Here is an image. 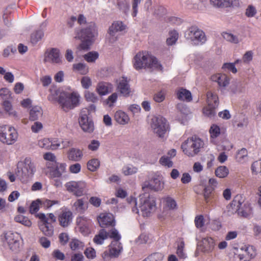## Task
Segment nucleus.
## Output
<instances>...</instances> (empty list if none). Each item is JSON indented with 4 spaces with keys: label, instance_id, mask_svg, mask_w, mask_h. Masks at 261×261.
Masks as SVG:
<instances>
[{
    "label": "nucleus",
    "instance_id": "obj_40",
    "mask_svg": "<svg viewBox=\"0 0 261 261\" xmlns=\"http://www.w3.org/2000/svg\"><path fill=\"white\" fill-rule=\"evenodd\" d=\"M122 173L126 176L130 175L138 172V168L132 165L128 164L123 167Z\"/></svg>",
    "mask_w": 261,
    "mask_h": 261
},
{
    "label": "nucleus",
    "instance_id": "obj_19",
    "mask_svg": "<svg viewBox=\"0 0 261 261\" xmlns=\"http://www.w3.org/2000/svg\"><path fill=\"white\" fill-rule=\"evenodd\" d=\"M58 219L62 227H67L72 221V213L68 208L63 207L61 208V212L58 215Z\"/></svg>",
    "mask_w": 261,
    "mask_h": 261
},
{
    "label": "nucleus",
    "instance_id": "obj_16",
    "mask_svg": "<svg viewBox=\"0 0 261 261\" xmlns=\"http://www.w3.org/2000/svg\"><path fill=\"white\" fill-rule=\"evenodd\" d=\"M37 216L41 221L39 223V229L44 236L52 237L54 232V227L48 222L47 216L44 213H39Z\"/></svg>",
    "mask_w": 261,
    "mask_h": 261
},
{
    "label": "nucleus",
    "instance_id": "obj_32",
    "mask_svg": "<svg viewBox=\"0 0 261 261\" xmlns=\"http://www.w3.org/2000/svg\"><path fill=\"white\" fill-rule=\"evenodd\" d=\"M29 119L30 121H36L43 115L42 108L38 106L33 107L30 110Z\"/></svg>",
    "mask_w": 261,
    "mask_h": 261
},
{
    "label": "nucleus",
    "instance_id": "obj_49",
    "mask_svg": "<svg viewBox=\"0 0 261 261\" xmlns=\"http://www.w3.org/2000/svg\"><path fill=\"white\" fill-rule=\"evenodd\" d=\"M3 107L5 110L8 112L10 115L14 117L17 116V113L16 111L13 110L12 106L10 102L7 100H4L3 102Z\"/></svg>",
    "mask_w": 261,
    "mask_h": 261
},
{
    "label": "nucleus",
    "instance_id": "obj_51",
    "mask_svg": "<svg viewBox=\"0 0 261 261\" xmlns=\"http://www.w3.org/2000/svg\"><path fill=\"white\" fill-rule=\"evenodd\" d=\"M61 92L56 89H51L50 94L48 96V99L51 102L58 101L59 96Z\"/></svg>",
    "mask_w": 261,
    "mask_h": 261
},
{
    "label": "nucleus",
    "instance_id": "obj_6",
    "mask_svg": "<svg viewBox=\"0 0 261 261\" xmlns=\"http://www.w3.org/2000/svg\"><path fill=\"white\" fill-rule=\"evenodd\" d=\"M79 101L80 95L77 93L62 92L59 96L58 102L64 111L67 112L77 107Z\"/></svg>",
    "mask_w": 261,
    "mask_h": 261
},
{
    "label": "nucleus",
    "instance_id": "obj_42",
    "mask_svg": "<svg viewBox=\"0 0 261 261\" xmlns=\"http://www.w3.org/2000/svg\"><path fill=\"white\" fill-rule=\"evenodd\" d=\"M222 35L225 40L231 43L237 44L240 42L238 36L230 32H223Z\"/></svg>",
    "mask_w": 261,
    "mask_h": 261
},
{
    "label": "nucleus",
    "instance_id": "obj_26",
    "mask_svg": "<svg viewBox=\"0 0 261 261\" xmlns=\"http://www.w3.org/2000/svg\"><path fill=\"white\" fill-rule=\"evenodd\" d=\"M115 121L120 125H125L128 123L130 118L128 115L121 110L117 111L114 114Z\"/></svg>",
    "mask_w": 261,
    "mask_h": 261
},
{
    "label": "nucleus",
    "instance_id": "obj_5",
    "mask_svg": "<svg viewBox=\"0 0 261 261\" xmlns=\"http://www.w3.org/2000/svg\"><path fill=\"white\" fill-rule=\"evenodd\" d=\"M17 169V175L22 182H27L31 179L36 171L34 164L27 158L18 163Z\"/></svg>",
    "mask_w": 261,
    "mask_h": 261
},
{
    "label": "nucleus",
    "instance_id": "obj_58",
    "mask_svg": "<svg viewBox=\"0 0 261 261\" xmlns=\"http://www.w3.org/2000/svg\"><path fill=\"white\" fill-rule=\"evenodd\" d=\"M43 124L41 122L36 121L31 125V129L33 133L37 134L43 129Z\"/></svg>",
    "mask_w": 261,
    "mask_h": 261
},
{
    "label": "nucleus",
    "instance_id": "obj_10",
    "mask_svg": "<svg viewBox=\"0 0 261 261\" xmlns=\"http://www.w3.org/2000/svg\"><path fill=\"white\" fill-rule=\"evenodd\" d=\"M150 126L153 133L160 138H163L169 129L166 119L160 116L152 118Z\"/></svg>",
    "mask_w": 261,
    "mask_h": 261
},
{
    "label": "nucleus",
    "instance_id": "obj_46",
    "mask_svg": "<svg viewBox=\"0 0 261 261\" xmlns=\"http://www.w3.org/2000/svg\"><path fill=\"white\" fill-rule=\"evenodd\" d=\"M73 206L75 210L80 213L84 212L87 208L83 199H78L76 200L73 203Z\"/></svg>",
    "mask_w": 261,
    "mask_h": 261
},
{
    "label": "nucleus",
    "instance_id": "obj_34",
    "mask_svg": "<svg viewBox=\"0 0 261 261\" xmlns=\"http://www.w3.org/2000/svg\"><path fill=\"white\" fill-rule=\"evenodd\" d=\"M206 103L207 105L211 107H218L219 104L218 95L211 91L207 92L206 94Z\"/></svg>",
    "mask_w": 261,
    "mask_h": 261
},
{
    "label": "nucleus",
    "instance_id": "obj_63",
    "mask_svg": "<svg viewBox=\"0 0 261 261\" xmlns=\"http://www.w3.org/2000/svg\"><path fill=\"white\" fill-rule=\"evenodd\" d=\"M108 233V237L113 239V240L119 241L121 239V235L119 233L118 231L115 228L112 229Z\"/></svg>",
    "mask_w": 261,
    "mask_h": 261
},
{
    "label": "nucleus",
    "instance_id": "obj_37",
    "mask_svg": "<svg viewBox=\"0 0 261 261\" xmlns=\"http://www.w3.org/2000/svg\"><path fill=\"white\" fill-rule=\"evenodd\" d=\"M215 173L217 177L223 178L226 177L228 175L229 170L225 166H220L216 168Z\"/></svg>",
    "mask_w": 261,
    "mask_h": 261
},
{
    "label": "nucleus",
    "instance_id": "obj_44",
    "mask_svg": "<svg viewBox=\"0 0 261 261\" xmlns=\"http://www.w3.org/2000/svg\"><path fill=\"white\" fill-rule=\"evenodd\" d=\"M84 246V243L76 238L72 239L70 242V247L72 250L81 249Z\"/></svg>",
    "mask_w": 261,
    "mask_h": 261
},
{
    "label": "nucleus",
    "instance_id": "obj_59",
    "mask_svg": "<svg viewBox=\"0 0 261 261\" xmlns=\"http://www.w3.org/2000/svg\"><path fill=\"white\" fill-rule=\"evenodd\" d=\"M38 145L41 148L45 149H50L51 145V143H50V139L43 138L41 139L38 141Z\"/></svg>",
    "mask_w": 261,
    "mask_h": 261
},
{
    "label": "nucleus",
    "instance_id": "obj_61",
    "mask_svg": "<svg viewBox=\"0 0 261 261\" xmlns=\"http://www.w3.org/2000/svg\"><path fill=\"white\" fill-rule=\"evenodd\" d=\"M160 163L162 165L168 168L172 167L173 166V162L170 158L166 156L161 157L160 159Z\"/></svg>",
    "mask_w": 261,
    "mask_h": 261
},
{
    "label": "nucleus",
    "instance_id": "obj_23",
    "mask_svg": "<svg viewBox=\"0 0 261 261\" xmlns=\"http://www.w3.org/2000/svg\"><path fill=\"white\" fill-rule=\"evenodd\" d=\"M211 4L217 8H227L238 6L239 0H210Z\"/></svg>",
    "mask_w": 261,
    "mask_h": 261
},
{
    "label": "nucleus",
    "instance_id": "obj_28",
    "mask_svg": "<svg viewBox=\"0 0 261 261\" xmlns=\"http://www.w3.org/2000/svg\"><path fill=\"white\" fill-rule=\"evenodd\" d=\"M177 98L182 101L190 102L192 100V96L190 91L180 88L176 90V92Z\"/></svg>",
    "mask_w": 261,
    "mask_h": 261
},
{
    "label": "nucleus",
    "instance_id": "obj_17",
    "mask_svg": "<svg viewBox=\"0 0 261 261\" xmlns=\"http://www.w3.org/2000/svg\"><path fill=\"white\" fill-rule=\"evenodd\" d=\"M216 246L215 240L211 237H206L197 243V248L205 254H210L215 249Z\"/></svg>",
    "mask_w": 261,
    "mask_h": 261
},
{
    "label": "nucleus",
    "instance_id": "obj_22",
    "mask_svg": "<svg viewBox=\"0 0 261 261\" xmlns=\"http://www.w3.org/2000/svg\"><path fill=\"white\" fill-rule=\"evenodd\" d=\"M99 225L101 227L114 226L115 225V220L113 214L109 213H104L100 214L97 218Z\"/></svg>",
    "mask_w": 261,
    "mask_h": 261
},
{
    "label": "nucleus",
    "instance_id": "obj_64",
    "mask_svg": "<svg viewBox=\"0 0 261 261\" xmlns=\"http://www.w3.org/2000/svg\"><path fill=\"white\" fill-rule=\"evenodd\" d=\"M251 169L254 174H257L258 173L261 172V162L255 161L253 162L251 165Z\"/></svg>",
    "mask_w": 261,
    "mask_h": 261
},
{
    "label": "nucleus",
    "instance_id": "obj_24",
    "mask_svg": "<svg viewBox=\"0 0 261 261\" xmlns=\"http://www.w3.org/2000/svg\"><path fill=\"white\" fill-rule=\"evenodd\" d=\"M212 81L218 83L221 90H223L229 83V79L228 76L224 74L217 73L211 76Z\"/></svg>",
    "mask_w": 261,
    "mask_h": 261
},
{
    "label": "nucleus",
    "instance_id": "obj_18",
    "mask_svg": "<svg viewBox=\"0 0 261 261\" xmlns=\"http://www.w3.org/2000/svg\"><path fill=\"white\" fill-rule=\"evenodd\" d=\"M76 229L83 236H87L91 233V226L92 225L91 220L84 217H79L76 219Z\"/></svg>",
    "mask_w": 261,
    "mask_h": 261
},
{
    "label": "nucleus",
    "instance_id": "obj_39",
    "mask_svg": "<svg viewBox=\"0 0 261 261\" xmlns=\"http://www.w3.org/2000/svg\"><path fill=\"white\" fill-rule=\"evenodd\" d=\"M14 220L16 222L29 227H31L32 224L31 221L27 217L20 214L15 216Z\"/></svg>",
    "mask_w": 261,
    "mask_h": 261
},
{
    "label": "nucleus",
    "instance_id": "obj_60",
    "mask_svg": "<svg viewBox=\"0 0 261 261\" xmlns=\"http://www.w3.org/2000/svg\"><path fill=\"white\" fill-rule=\"evenodd\" d=\"M164 255L161 253L155 252L147 257L149 261H163Z\"/></svg>",
    "mask_w": 261,
    "mask_h": 261
},
{
    "label": "nucleus",
    "instance_id": "obj_8",
    "mask_svg": "<svg viewBox=\"0 0 261 261\" xmlns=\"http://www.w3.org/2000/svg\"><path fill=\"white\" fill-rule=\"evenodd\" d=\"M16 129L11 126L0 125V141L7 145L13 144L18 139Z\"/></svg>",
    "mask_w": 261,
    "mask_h": 261
},
{
    "label": "nucleus",
    "instance_id": "obj_4",
    "mask_svg": "<svg viewBox=\"0 0 261 261\" xmlns=\"http://www.w3.org/2000/svg\"><path fill=\"white\" fill-rule=\"evenodd\" d=\"M204 146L203 141L199 137L193 136L188 138L181 144L183 152L189 157L198 154Z\"/></svg>",
    "mask_w": 261,
    "mask_h": 261
},
{
    "label": "nucleus",
    "instance_id": "obj_27",
    "mask_svg": "<svg viewBox=\"0 0 261 261\" xmlns=\"http://www.w3.org/2000/svg\"><path fill=\"white\" fill-rule=\"evenodd\" d=\"M112 91L113 86L108 83L100 82L96 87V91L101 96L106 95Z\"/></svg>",
    "mask_w": 261,
    "mask_h": 261
},
{
    "label": "nucleus",
    "instance_id": "obj_36",
    "mask_svg": "<svg viewBox=\"0 0 261 261\" xmlns=\"http://www.w3.org/2000/svg\"><path fill=\"white\" fill-rule=\"evenodd\" d=\"M241 249L244 251L245 254L242 255H239L241 259L243 258L242 256L244 255L247 256L249 258H253L256 255V251L253 246L245 245L244 247H242Z\"/></svg>",
    "mask_w": 261,
    "mask_h": 261
},
{
    "label": "nucleus",
    "instance_id": "obj_7",
    "mask_svg": "<svg viewBox=\"0 0 261 261\" xmlns=\"http://www.w3.org/2000/svg\"><path fill=\"white\" fill-rule=\"evenodd\" d=\"M1 240L5 247L13 252L19 251L21 239L19 233L12 231H8L1 235Z\"/></svg>",
    "mask_w": 261,
    "mask_h": 261
},
{
    "label": "nucleus",
    "instance_id": "obj_15",
    "mask_svg": "<svg viewBox=\"0 0 261 261\" xmlns=\"http://www.w3.org/2000/svg\"><path fill=\"white\" fill-rule=\"evenodd\" d=\"M88 110H81L79 122L82 130L86 133H92L94 129V123L92 120L87 116Z\"/></svg>",
    "mask_w": 261,
    "mask_h": 261
},
{
    "label": "nucleus",
    "instance_id": "obj_25",
    "mask_svg": "<svg viewBox=\"0 0 261 261\" xmlns=\"http://www.w3.org/2000/svg\"><path fill=\"white\" fill-rule=\"evenodd\" d=\"M83 156L82 150L77 148L72 147L67 152V157L69 161L78 162L82 160Z\"/></svg>",
    "mask_w": 261,
    "mask_h": 261
},
{
    "label": "nucleus",
    "instance_id": "obj_48",
    "mask_svg": "<svg viewBox=\"0 0 261 261\" xmlns=\"http://www.w3.org/2000/svg\"><path fill=\"white\" fill-rule=\"evenodd\" d=\"M217 108V107H211L207 105L206 107L203 108V113L204 115L207 116L208 117L212 118L214 117L216 115V113L215 111V109Z\"/></svg>",
    "mask_w": 261,
    "mask_h": 261
},
{
    "label": "nucleus",
    "instance_id": "obj_21",
    "mask_svg": "<svg viewBox=\"0 0 261 261\" xmlns=\"http://www.w3.org/2000/svg\"><path fill=\"white\" fill-rule=\"evenodd\" d=\"M117 91L124 97H128L131 92L127 78L122 77L117 81Z\"/></svg>",
    "mask_w": 261,
    "mask_h": 261
},
{
    "label": "nucleus",
    "instance_id": "obj_56",
    "mask_svg": "<svg viewBox=\"0 0 261 261\" xmlns=\"http://www.w3.org/2000/svg\"><path fill=\"white\" fill-rule=\"evenodd\" d=\"M244 90V87L240 83L232 84L230 86V91L233 94L241 93Z\"/></svg>",
    "mask_w": 261,
    "mask_h": 261
},
{
    "label": "nucleus",
    "instance_id": "obj_12",
    "mask_svg": "<svg viewBox=\"0 0 261 261\" xmlns=\"http://www.w3.org/2000/svg\"><path fill=\"white\" fill-rule=\"evenodd\" d=\"M65 187L68 192L77 197L82 196L87 192V185L83 181H70L65 184Z\"/></svg>",
    "mask_w": 261,
    "mask_h": 261
},
{
    "label": "nucleus",
    "instance_id": "obj_20",
    "mask_svg": "<svg viewBox=\"0 0 261 261\" xmlns=\"http://www.w3.org/2000/svg\"><path fill=\"white\" fill-rule=\"evenodd\" d=\"M164 185L162 177L156 176H154L149 182H145L142 186V189L144 191H145L147 189L158 191L163 189Z\"/></svg>",
    "mask_w": 261,
    "mask_h": 261
},
{
    "label": "nucleus",
    "instance_id": "obj_54",
    "mask_svg": "<svg viewBox=\"0 0 261 261\" xmlns=\"http://www.w3.org/2000/svg\"><path fill=\"white\" fill-rule=\"evenodd\" d=\"M40 205H41V200L37 199L33 201L30 206V212L31 214H35L37 213L40 208Z\"/></svg>",
    "mask_w": 261,
    "mask_h": 261
},
{
    "label": "nucleus",
    "instance_id": "obj_55",
    "mask_svg": "<svg viewBox=\"0 0 261 261\" xmlns=\"http://www.w3.org/2000/svg\"><path fill=\"white\" fill-rule=\"evenodd\" d=\"M85 97L86 100L89 102L95 103L98 100V97L96 94L89 91L85 92Z\"/></svg>",
    "mask_w": 261,
    "mask_h": 261
},
{
    "label": "nucleus",
    "instance_id": "obj_45",
    "mask_svg": "<svg viewBox=\"0 0 261 261\" xmlns=\"http://www.w3.org/2000/svg\"><path fill=\"white\" fill-rule=\"evenodd\" d=\"M169 36L167 39L166 42L168 45L175 44L178 38V33L175 30H172L169 32Z\"/></svg>",
    "mask_w": 261,
    "mask_h": 261
},
{
    "label": "nucleus",
    "instance_id": "obj_47",
    "mask_svg": "<svg viewBox=\"0 0 261 261\" xmlns=\"http://www.w3.org/2000/svg\"><path fill=\"white\" fill-rule=\"evenodd\" d=\"M100 166V161L97 159H93L87 163V168L91 171H95Z\"/></svg>",
    "mask_w": 261,
    "mask_h": 261
},
{
    "label": "nucleus",
    "instance_id": "obj_1",
    "mask_svg": "<svg viewBox=\"0 0 261 261\" xmlns=\"http://www.w3.org/2000/svg\"><path fill=\"white\" fill-rule=\"evenodd\" d=\"M127 200L132 212L144 217L150 216L156 209L155 198L147 193L141 194L138 200L133 196L127 198Z\"/></svg>",
    "mask_w": 261,
    "mask_h": 261
},
{
    "label": "nucleus",
    "instance_id": "obj_33",
    "mask_svg": "<svg viewBox=\"0 0 261 261\" xmlns=\"http://www.w3.org/2000/svg\"><path fill=\"white\" fill-rule=\"evenodd\" d=\"M108 238V233L104 229H100L93 238V242L96 245H102Z\"/></svg>",
    "mask_w": 261,
    "mask_h": 261
},
{
    "label": "nucleus",
    "instance_id": "obj_38",
    "mask_svg": "<svg viewBox=\"0 0 261 261\" xmlns=\"http://www.w3.org/2000/svg\"><path fill=\"white\" fill-rule=\"evenodd\" d=\"M44 36L43 31L40 29L33 32L31 35V42L33 44H36L41 40Z\"/></svg>",
    "mask_w": 261,
    "mask_h": 261
},
{
    "label": "nucleus",
    "instance_id": "obj_43",
    "mask_svg": "<svg viewBox=\"0 0 261 261\" xmlns=\"http://www.w3.org/2000/svg\"><path fill=\"white\" fill-rule=\"evenodd\" d=\"M41 205L45 209H50L55 205H60V201L59 200H51L49 199L41 200Z\"/></svg>",
    "mask_w": 261,
    "mask_h": 261
},
{
    "label": "nucleus",
    "instance_id": "obj_2",
    "mask_svg": "<svg viewBox=\"0 0 261 261\" xmlns=\"http://www.w3.org/2000/svg\"><path fill=\"white\" fill-rule=\"evenodd\" d=\"M98 35L97 28L93 22L88 23L87 27L80 31H75V39H80L82 43L80 48L83 50H88L95 38Z\"/></svg>",
    "mask_w": 261,
    "mask_h": 261
},
{
    "label": "nucleus",
    "instance_id": "obj_14",
    "mask_svg": "<svg viewBox=\"0 0 261 261\" xmlns=\"http://www.w3.org/2000/svg\"><path fill=\"white\" fill-rule=\"evenodd\" d=\"M242 201L241 196H236L232 201L230 206L235 212H237L239 215L244 217H248L252 213V208L249 204H245L244 209L241 208Z\"/></svg>",
    "mask_w": 261,
    "mask_h": 261
},
{
    "label": "nucleus",
    "instance_id": "obj_29",
    "mask_svg": "<svg viewBox=\"0 0 261 261\" xmlns=\"http://www.w3.org/2000/svg\"><path fill=\"white\" fill-rule=\"evenodd\" d=\"M176 253L178 257L181 259H185L187 257V254L185 250V243L182 238H179L176 242Z\"/></svg>",
    "mask_w": 261,
    "mask_h": 261
},
{
    "label": "nucleus",
    "instance_id": "obj_9",
    "mask_svg": "<svg viewBox=\"0 0 261 261\" xmlns=\"http://www.w3.org/2000/svg\"><path fill=\"white\" fill-rule=\"evenodd\" d=\"M185 37L195 45L202 44L206 41L205 33L196 26L189 28L185 33Z\"/></svg>",
    "mask_w": 261,
    "mask_h": 261
},
{
    "label": "nucleus",
    "instance_id": "obj_3",
    "mask_svg": "<svg viewBox=\"0 0 261 261\" xmlns=\"http://www.w3.org/2000/svg\"><path fill=\"white\" fill-rule=\"evenodd\" d=\"M133 66L136 70L150 68L162 69V66L158 59L147 51L137 53L134 58Z\"/></svg>",
    "mask_w": 261,
    "mask_h": 261
},
{
    "label": "nucleus",
    "instance_id": "obj_52",
    "mask_svg": "<svg viewBox=\"0 0 261 261\" xmlns=\"http://www.w3.org/2000/svg\"><path fill=\"white\" fill-rule=\"evenodd\" d=\"M73 68L82 74H86L88 70L86 64L82 63L74 64Z\"/></svg>",
    "mask_w": 261,
    "mask_h": 261
},
{
    "label": "nucleus",
    "instance_id": "obj_30",
    "mask_svg": "<svg viewBox=\"0 0 261 261\" xmlns=\"http://www.w3.org/2000/svg\"><path fill=\"white\" fill-rule=\"evenodd\" d=\"M55 169L50 171L51 175L54 177H59L66 172L67 164L64 163H57Z\"/></svg>",
    "mask_w": 261,
    "mask_h": 261
},
{
    "label": "nucleus",
    "instance_id": "obj_31",
    "mask_svg": "<svg viewBox=\"0 0 261 261\" xmlns=\"http://www.w3.org/2000/svg\"><path fill=\"white\" fill-rule=\"evenodd\" d=\"M47 58L54 63L59 64L62 62L60 50L56 48H53L49 51Z\"/></svg>",
    "mask_w": 261,
    "mask_h": 261
},
{
    "label": "nucleus",
    "instance_id": "obj_13",
    "mask_svg": "<svg viewBox=\"0 0 261 261\" xmlns=\"http://www.w3.org/2000/svg\"><path fill=\"white\" fill-rule=\"evenodd\" d=\"M126 26L121 21H115L110 26L107 39L111 43L116 41L120 32L125 29Z\"/></svg>",
    "mask_w": 261,
    "mask_h": 261
},
{
    "label": "nucleus",
    "instance_id": "obj_57",
    "mask_svg": "<svg viewBox=\"0 0 261 261\" xmlns=\"http://www.w3.org/2000/svg\"><path fill=\"white\" fill-rule=\"evenodd\" d=\"M99 55L96 51H91L85 55L84 58L88 62H94L98 58Z\"/></svg>",
    "mask_w": 261,
    "mask_h": 261
},
{
    "label": "nucleus",
    "instance_id": "obj_35",
    "mask_svg": "<svg viewBox=\"0 0 261 261\" xmlns=\"http://www.w3.org/2000/svg\"><path fill=\"white\" fill-rule=\"evenodd\" d=\"M236 161L240 164L245 163L248 160V151L245 148L238 150L235 156Z\"/></svg>",
    "mask_w": 261,
    "mask_h": 261
},
{
    "label": "nucleus",
    "instance_id": "obj_11",
    "mask_svg": "<svg viewBox=\"0 0 261 261\" xmlns=\"http://www.w3.org/2000/svg\"><path fill=\"white\" fill-rule=\"evenodd\" d=\"M108 247L109 249L105 250L101 255L104 261H110L112 258L118 257L123 250L121 243L117 240L112 241Z\"/></svg>",
    "mask_w": 261,
    "mask_h": 261
},
{
    "label": "nucleus",
    "instance_id": "obj_53",
    "mask_svg": "<svg viewBox=\"0 0 261 261\" xmlns=\"http://www.w3.org/2000/svg\"><path fill=\"white\" fill-rule=\"evenodd\" d=\"M210 134L212 139L217 138L220 134V128L219 126L213 124L210 129Z\"/></svg>",
    "mask_w": 261,
    "mask_h": 261
},
{
    "label": "nucleus",
    "instance_id": "obj_41",
    "mask_svg": "<svg viewBox=\"0 0 261 261\" xmlns=\"http://www.w3.org/2000/svg\"><path fill=\"white\" fill-rule=\"evenodd\" d=\"M163 202L166 206L170 210H176L177 208V204L175 200L170 196H167L163 198Z\"/></svg>",
    "mask_w": 261,
    "mask_h": 261
},
{
    "label": "nucleus",
    "instance_id": "obj_50",
    "mask_svg": "<svg viewBox=\"0 0 261 261\" xmlns=\"http://www.w3.org/2000/svg\"><path fill=\"white\" fill-rule=\"evenodd\" d=\"M118 99V94L116 92L112 93L105 101V103L109 107H112Z\"/></svg>",
    "mask_w": 261,
    "mask_h": 261
},
{
    "label": "nucleus",
    "instance_id": "obj_62",
    "mask_svg": "<svg viewBox=\"0 0 261 261\" xmlns=\"http://www.w3.org/2000/svg\"><path fill=\"white\" fill-rule=\"evenodd\" d=\"M11 91L7 88H2L0 89V96L4 100H8L11 97Z\"/></svg>",
    "mask_w": 261,
    "mask_h": 261
}]
</instances>
